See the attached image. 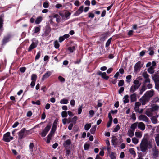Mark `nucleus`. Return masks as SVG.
<instances>
[{
  "instance_id": "32",
  "label": "nucleus",
  "mask_w": 159,
  "mask_h": 159,
  "mask_svg": "<svg viewBox=\"0 0 159 159\" xmlns=\"http://www.w3.org/2000/svg\"><path fill=\"white\" fill-rule=\"evenodd\" d=\"M133 83L134 85L139 87L141 85V83L139 82V81L137 80H135L134 81Z\"/></svg>"
},
{
  "instance_id": "30",
  "label": "nucleus",
  "mask_w": 159,
  "mask_h": 159,
  "mask_svg": "<svg viewBox=\"0 0 159 159\" xmlns=\"http://www.w3.org/2000/svg\"><path fill=\"white\" fill-rule=\"evenodd\" d=\"M137 124L138 122H135L132 124L130 126V129L134 131L137 126Z\"/></svg>"
},
{
  "instance_id": "10",
  "label": "nucleus",
  "mask_w": 159,
  "mask_h": 159,
  "mask_svg": "<svg viewBox=\"0 0 159 159\" xmlns=\"http://www.w3.org/2000/svg\"><path fill=\"white\" fill-rule=\"evenodd\" d=\"M3 18L4 15H2L0 16V36L3 30L2 27L3 24Z\"/></svg>"
},
{
  "instance_id": "4",
  "label": "nucleus",
  "mask_w": 159,
  "mask_h": 159,
  "mask_svg": "<svg viewBox=\"0 0 159 159\" xmlns=\"http://www.w3.org/2000/svg\"><path fill=\"white\" fill-rule=\"evenodd\" d=\"M150 99L144 95L139 99V101L143 105H145L149 101Z\"/></svg>"
},
{
  "instance_id": "14",
  "label": "nucleus",
  "mask_w": 159,
  "mask_h": 159,
  "mask_svg": "<svg viewBox=\"0 0 159 159\" xmlns=\"http://www.w3.org/2000/svg\"><path fill=\"white\" fill-rule=\"evenodd\" d=\"M38 43V42H33L31 45L29 47V48L28 49V51H30L33 49L37 47Z\"/></svg>"
},
{
  "instance_id": "29",
  "label": "nucleus",
  "mask_w": 159,
  "mask_h": 159,
  "mask_svg": "<svg viewBox=\"0 0 159 159\" xmlns=\"http://www.w3.org/2000/svg\"><path fill=\"white\" fill-rule=\"evenodd\" d=\"M43 18L41 16H39L37 17L35 21V23L36 24H39L42 21Z\"/></svg>"
},
{
  "instance_id": "51",
  "label": "nucleus",
  "mask_w": 159,
  "mask_h": 159,
  "mask_svg": "<svg viewBox=\"0 0 159 159\" xmlns=\"http://www.w3.org/2000/svg\"><path fill=\"white\" fill-rule=\"evenodd\" d=\"M132 76L131 75H128L126 77V81L128 83L130 82V79H131Z\"/></svg>"
},
{
  "instance_id": "1",
  "label": "nucleus",
  "mask_w": 159,
  "mask_h": 159,
  "mask_svg": "<svg viewBox=\"0 0 159 159\" xmlns=\"http://www.w3.org/2000/svg\"><path fill=\"white\" fill-rule=\"evenodd\" d=\"M148 139L146 138H143L140 144V148L142 152H146L148 150Z\"/></svg>"
},
{
  "instance_id": "2",
  "label": "nucleus",
  "mask_w": 159,
  "mask_h": 159,
  "mask_svg": "<svg viewBox=\"0 0 159 159\" xmlns=\"http://www.w3.org/2000/svg\"><path fill=\"white\" fill-rule=\"evenodd\" d=\"M29 132V131L26 130L25 128H22L18 133L19 138L20 139H22L28 135Z\"/></svg>"
},
{
  "instance_id": "36",
  "label": "nucleus",
  "mask_w": 159,
  "mask_h": 159,
  "mask_svg": "<svg viewBox=\"0 0 159 159\" xmlns=\"http://www.w3.org/2000/svg\"><path fill=\"white\" fill-rule=\"evenodd\" d=\"M97 126L95 125L93 126L90 130V132L92 134H94L96 131Z\"/></svg>"
},
{
  "instance_id": "39",
  "label": "nucleus",
  "mask_w": 159,
  "mask_h": 159,
  "mask_svg": "<svg viewBox=\"0 0 159 159\" xmlns=\"http://www.w3.org/2000/svg\"><path fill=\"white\" fill-rule=\"evenodd\" d=\"M146 88L145 85H143L142 86V88L140 90L139 94H142L146 90Z\"/></svg>"
},
{
  "instance_id": "12",
  "label": "nucleus",
  "mask_w": 159,
  "mask_h": 159,
  "mask_svg": "<svg viewBox=\"0 0 159 159\" xmlns=\"http://www.w3.org/2000/svg\"><path fill=\"white\" fill-rule=\"evenodd\" d=\"M153 80L155 82V88L157 89H159V80L156 75H154L153 77Z\"/></svg>"
},
{
  "instance_id": "44",
  "label": "nucleus",
  "mask_w": 159,
  "mask_h": 159,
  "mask_svg": "<svg viewBox=\"0 0 159 159\" xmlns=\"http://www.w3.org/2000/svg\"><path fill=\"white\" fill-rule=\"evenodd\" d=\"M54 47L56 48H58L59 47V44L57 41H55L54 42Z\"/></svg>"
},
{
  "instance_id": "58",
  "label": "nucleus",
  "mask_w": 159,
  "mask_h": 159,
  "mask_svg": "<svg viewBox=\"0 0 159 159\" xmlns=\"http://www.w3.org/2000/svg\"><path fill=\"white\" fill-rule=\"evenodd\" d=\"M151 121L154 124H156L157 122V119L155 118H152Z\"/></svg>"
},
{
  "instance_id": "18",
  "label": "nucleus",
  "mask_w": 159,
  "mask_h": 159,
  "mask_svg": "<svg viewBox=\"0 0 159 159\" xmlns=\"http://www.w3.org/2000/svg\"><path fill=\"white\" fill-rule=\"evenodd\" d=\"M71 144V141L70 140L68 139L65 141L64 142L63 145L66 149H67L69 148V145Z\"/></svg>"
},
{
  "instance_id": "16",
  "label": "nucleus",
  "mask_w": 159,
  "mask_h": 159,
  "mask_svg": "<svg viewBox=\"0 0 159 159\" xmlns=\"http://www.w3.org/2000/svg\"><path fill=\"white\" fill-rule=\"evenodd\" d=\"M152 112L153 111L151 108H148L146 110L145 112V114H146L148 117H151L153 115Z\"/></svg>"
},
{
  "instance_id": "17",
  "label": "nucleus",
  "mask_w": 159,
  "mask_h": 159,
  "mask_svg": "<svg viewBox=\"0 0 159 159\" xmlns=\"http://www.w3.org/2000/svg\"><path fill=\"white\" fill-rule=\"evenodd\" d=\"M130 98L131 102L136 101L137 99L136 94L135 93H133L130 95Z\"/></svg>"
},
{
  "instance_id": "46",
  "label": "nucleus",
  "mask_w": 159,
  "mask_h": 159,
  "mask_svg": "<svg viewBox=\"0 0 159 159\" xmlns=\"http://www.w3.org/2000/svg\"><path fill=\"white\" fill-rule=\"evenodd\" d=\"M120 129V127L119 125H116V127L114 129L113 132H117Z\"/></svg>"
},
{
  "instance_id": "57",
  "label": "nucleus",
  "mask_w": 159,
  "mask_h": 159,
  "mask_svg": "<svg viewBox=\"0 0 159 159\" xmlns=\"http://www.w3.org/2000/svg\"><path fill=\"white\" fill-rule=\"evenodd\" d=\"M89 148V145L88 144L86 143L84 146V149L85 150H88Z\"/></svg>"
},
{
  "instance_id": "22",
  "label": "nucleus",
  "mask_w": 159,
  "mask_h": 159,
  "mask_svg": "<svg viewBox=\"0 0 159 159\" xmlns=\"http://www.w3.org/2000/svg\"><path fill=\"white\" fill-rule=\"evenodd\" d=\"M129 96L128 95H126L125 96L123 99V102L124 104H126L129 102Z\"/></svg>"
},
{
  "instance_id": "62",
  "label": "nucleus",
  "mask_w": 159,
  "mask_h": 159,
  "mask_svg": "<svg viewBox=\"0 0 159 159\" xmlns=\"http://www.w3.org/2000/svg\"><path fill=\"white\" fill-rule=\"evenodd\" d=\"M124 90V88L123 87H120L119 90V93L121 94Z\"/></svg>"
},
{
  "instance_id": "7",
  "label": "nucleus",
  "mask_w": 159,
  "mask_h": 159,
  "mask_svg": "<svg viewBox=\"0 0 159 159\" xmlns=\"http://www.w3.org/2000/svg\"><path fill=\"white\" fill-rule=\"evenodd\" d=\"M143 65L140 61L138 62L135 65L134 67V71L137 72L139 71L140 69L143 66Z\"/></svg>"
},
{
  "instance_id": "38",
  "label": "nucleus",
  "mask_w": 159,
  "mask_h": 159,
  "mask_svg": "<svg viewBox=\"0 0 159 159\" xmlns=\"http://www.w3.org/2000/svg\"><path fill=\"white\" fill-rule=\"evenodd\" d=\"M132 141L133 143L135 144H137L139 142V140L136 137H134L132 139Z\"/></svg>"
},
{
  "instance_id": "34",
  "label": "nucleus",
  "mask_w": 159,
  "mask_h": 159,
  "mask_svg": "<svg viewBox=\"0 0 159 159\" xmlns=\"http://www.w3.org/2000/svg\"><path fill=\"white\" fill-rule=\"evenodd\" d=\"M152 102L153 103H159V98L157 97L154 98Z\"/></svg>"
},
{
  "instance_id": "60",
  "label": "nucleus",
  "mask_w": 159,
  "mask_h": 159,
  "mask_svg": "<svg viewBox=\"0 0 159 159\" xmlns=\"http://www.w3.org/2000/svg\"><path fill=\"white\" fill-rule=\"evenodd\" d=\"M50 128V126L49 125H48L45 128L44 130L48 133V132L49 131Z\"/></svg>"
},
{
  "instance_id": "23",
  "label": "nucleus",
  "mask_w": 159,
  "mask_h": 159,
  "mask_svg": "<svg viewBox=\"0 0 159 159\" xmlns=\"http://www.w3.org/2000/svg\"><path fill=\"white\" fill-rule=\"evenodd\" d=\"M134 131L131 129H129L128 131L127 134L129 136L132 137L134 135Z\"/></svg>"
},
{
  "instance_id": "61",
  "label": "nucleus",
  "mask_w": 159,
  "mask_h": 159,
  "mask_svg": "<svg viewBox=\"0 0 159 159\" xmlns=\"http://www.w3.org/2000/svg\"><path fill=\"white\" fill-rule=\"evenodd\" d=\"M26 70V68L25 67H22L20 69V70L22 73H24L25 72Z\"/></svg>"
},
{
  "instance_id": "21",
  "label": "nucleus",
  "mask_w": 159,
  "mask_h": 159,
  "mask_svg": "<svg viewBox=\"0 0 159 159\" xmlns=\"http://www.w3.org/2000/svg\"><path fill=\"white\" fill-rule=\"evenodd\" d=\"M137 86L133 85L130 87V92L131 93H134L137 89L139 88Z\"/></svg>"
},
{
  "instance_id": "13",
  "label": "nucleus",
  "mask_w": 159,
  "mask_h": 159,
  "mask_svg": "<svg viewBox=\"0 0 159 159\" xmlns=\"http://www.w3.org/2000/svg\"><path fill=\"white\" fill-rule=\"evenodd\" d=\"M137 126L138 129L142 131L144 130L145 128V124L142 122L138 123Z\"/></svg>"
},
{
  "instance_id": "64",
  "label": "nucleus",
  "mask_w": 159,
  "mask_h": 159,
  "mask_svg": "<svg viewBox=\"0 0 159 159\" xmlns=\"http://www.w3.org/2000/svg\"><path fill=\"white\" fill-rule=\"evenodd\" d=\"M82 111V106H80L78 109V114H80L81 113Z\"/></svg>"
},
{
  "instance_id": "41",
  "label": "nucleus",
  "mask_w": 159,
  "mask_h": 159,
  "mask_svg": "<svg viewBox=\"0 0 159 159\" xmlns=\"http://www.w3.org/2000/svg\"><path fill=\"white\" fill-rule=\"evenodd\" d=\"M111 159H116V154L115 153L112 152L110 155Z\"/></svg>"
},
{
  "instance_id": "5",
  "label": "nucleus",
  "mask_w": 159,
  "mask_h": 159,
  "mask_svg": "<svg viewBox=\"0 0 159 159\" xmlns=\"http://www.w3.org/2000/svg\"><path fill=\"white\" fill-rule=\"evenodd\" d=\"M49 18L50 19V21L51 24L53 25L54 24V22L52 21L53 18H56V21L58 23H59L60 21V17L57 14H55L53 16H50Z\"/></svg>"
},
{
  "instance_id": "3",
  "label": "nucleus",
  "mask_w": 159,
  "mask_h": 159,
  "mask_svg": "<svg viewBox=\"0 0 159 159\" xmlns=\"http://www.w3.org/2000/svg\"><path fill=\"white\" fill-rule=\"evenodd\" d=\"M10 134L9 132H8L6 133L3 136V140L6 142H9L11 140L13 139V137H11L10 135Z\"/></svg>"
},
{
  "instance_id": "52",
  "label": "nucleus",
  "mask_w": 159,
  "mask_h": 159,
  "mask_svg": "<svg viewBox=\"0 0 159 159\" xmlns=\"http://www.w3.org/2000/svg\"><path fill=\"white\" fill-rule=\"evenodd\" d=\"M75 47L73 46L72 47H70L68 48V50L70 52H72L75 50Z\"/></svg>"
},
{
  "instance_id": "28",
  "label": "nucleus",
  "mask_w": 159,
  "mask_h": 159,
  "mask_svg": "<svg viewBox=\"0 0 159 159\" xmlns=\"http://www.w3.org/2000/svg\"><path fill=\"white\" fill-rule=\"evenodd\" d=\"M151 108L153 111H157L159 109V106L157 105H153Z\"/></svg>"
},
{
  "instance_id": "59",
  "label": "nucleus",
  "mask_w": 159,
  "mask_h": 159,
  "mask_svg": "<svg viewBox=\"0 0 159 159\" xmlns=\"http://www.w3.org/2000/svg\"><path fill=\"white\" fill-rule=\"evenodd\" d=\"M40 53L41 52L40 51H39L38 52L37 54L36 55L35 57L36 60L38 59L39 58L40 56Z\"/></svg>"
},
{
  "instance_id": "45",
  "label": "nucleus",
  "mask_w": 159,
  "mask_h": 159,
  "mask_svg": "<svg viewBox=\"0 0 159 159\" xmlns=\"http://www.w3.org/2000/svg\"><path fill=\"white\" fill-rule=\"evenodd\" d=\"M61 114L62 117H66L68 116L67 112L66 111H63Z\"/></svg>"
},
{
  "instance_id": "25",
  "label": "nucleus",
  "mask_w": 159,
  "mask_h": 159,
  "mask_svg": "<svg viewBox=\"0 0 159 159\" xmlns=\"http://www.w3.org/2000/svg\"><path fill=\"white\" fill-rule=\"evenodd\" d=\"M155 141L157 145L159 147V134H157L155 135Z\"/></svg>"
},
{
  "instance_id": "6",
  "label": "nucleus",
  "mask_w": 159,
  "mask_h": 159,
  "mask_svg": "<svg viewBox=\"0 0 159 159\" xmlns=\"http://www.w3.org/2000/svg\"><path fill=\"white\" fill-rule=\"evenodd\" d=\"M152 150L153 157L156 158L159 156V150L156 146L152 148Z\"/></svg>"
},
{
  "instance_id": "40",
  "label": "nucleus",
  "mask_w": 159,
  "mask_h": 159,
  "mask_svg": "<svg viewBox=\"0 0 159 159\" xmlns=\"http://www.w3.org/2000/svg\"><path fill=\"white\" fill-rule=\"evenodd\" d=\"M37 78L36 75L35 74H33L31 76V80L32 81H35Z\"/></svg>"
},
{
  "instance_id": "9",
  "label": "nucleus",
  "mask_w": 159,
  "mask_h": 159,
  "mask_svg": "<svg viewBox=\"0 0 159 159\" xmlns=\"http://www.w3.org/2000/svg\"><path fill=\"white\" fill-rule=\"evenodd\" d=\"M138 119L140 121H143L148 122L149 121V119L144 115L141 114L138 117Z\"/></svg>"
},
{
  "instance_id": "19",
  "label": "nucleus",
  "mask_w": 159,
  "mask_h": 159,
  "mask_svg": "<svg viewBox=\"0 0 159 159\" xmlns=\"http://www.w3.org/2000/svg\"><path fill=\"white\" fill-rule=\"evenodd\" d=\"M153 143H154V140L152 139H150L148 141V145L149 149L152 148Z\"/></svg>"
},
{
  "instance_id": "35",
  "label": "nucleus",
  "mask_w": 159,
  "mask_h": 159,
  "mask_svg": "<svg viewBox=\"0 0 159 159\" xmlns=\"http://www.w3.org/2000/svg\"><path fill=\"white\" fill-rule=\"evenodd\" d=\"M91 125L90 123L86 124L84 126V128L85 130H88L90 128Z\"/></svg>"
},
{
  "instance_id": "55",
  "label": "nucleus",
  "mask_w": 159,
  "mask_h": 159,
  "mask_svg": "<svg viewBox=\"0 0 159 159\" xmlns=\"http://www.w3.org/2000/svg\"><path fill=\"white\" fill-rule=\"evenodd\" d=\"M124 84V81L123 80H120L118 83V86H123Z\"/></svg>"
},
{
  "instance_id": "48",
  "label": "nucleus",
  "mask_w": 159,
  "mask_h": 159,
  "mask_svg": "<svg viewBox=\"0 0 159 159\" xmlns=\"http://www.w3.org/2000/svg\"><path fill=\"white\" fill-rule=\"evenodd\" d=\"M40 27H35L34 28V33H37L40 31Z\"/></svg>"
},
{
  "instance_id": "43",
  "label": "nucleus",
  "mask_w": 159,
  "mask_h": 159,
  "mask_svg": "<svg viewBox=\"0 0 159 159\" xmlns=\"http://www.w3.org/2000/svg\"><path fill=\"white\" fill-rule=\"evenodd\" d=\"M53 135L51 134H50L48 135L47 136V143H49L50 142V140L51 139V137Z\"/></svg>"
},
{
  "instance_id": "54",
  "label": "nucleus",
  "mask_w": 159,
  "mask_h": 159,
  "mask_svg": "<svg viewBox=\"0 0 159 159\" xmlns=\"http://www.w3.org/2000/svg\"><path fill=\"white\" fill-rule=\"evenodd\" d=\"M111 38H110L108 40L106 44V47H108V46L110 44L111 41Z\"/></svg>"
},
{
  "instance_id": "53",
  "label": "nucleus",
  "mask_w": 159,
  "mask_h": 159,
  "mask_svg": "<svg viewBox=\"0 0 159 159\" xmlns=\"http://www.w3.org/2000/svg\"><path fill=\"white\" fill-rule=\"evenodd\" d=\"M78 119V117L76 116H75L71 119L72 122H73L74 124L76 123V121Z\"/></svg>"
},
{
  "instance_id": "56",
  "label": "nucleus",
  "mask_w": 159,
  "mask_h": 159,
  "mask_svg": "<svg viewBox=\"0 0 159 159\" xmlns=\"http://www.w3.org/2000/svg\"><path fill=\"white\" fill-rule=\"evenodd\" d=\"M32 103L33 104H37L38 105H40V102L39 100H37L36 102L34 101H32Z\"/></svg>"
},
{
  "instance_id": "63",
  "label": "nucleus",
  "mask_w": 159,
  "mask_h": 159,
  "mask_svg": "<svg viewBox=\"0 0 159 159\" xmlns=\"http://www.w3.org/2000/svg\"><path fill=\"white\" fill-rule=\"evenodd\" d=\"M47 132L43 130L41 134V136L43 137H44L46 136L47 134Z\"/></svg>"
},
{
  "instance_id": "49",
  "label": "nucleus",
  "mask_w": 159,
  "mask_h": 159,
  "mask_svg": "<svg viewBox=\"0 0 159 159\" xmlns=\"http://www.w3.org/2000/svg\"><path fill=\"white\" fill-rule=\"evenodd\" d=\"M29 149L31 152H32L33 151V147H34V144L32 143H30L29 146Z\"/></svg>"
},
{
  "instance_id": "20",
  "label": "nucleus",
  "mask_w": 159,
  "mask_h": 159,
  "mask_svg": "<svg viewBox=\"0 0 159 159\" xmlns=\"http://www.w3.org/2000/svg\"><path fill=\"white\" fill-rule=\"evenodd\" d=\"M51 75V72L50 71H48L43 76L42 78V80L43 81L44 79L48 78Z\"/></svg>"
},
{
  "instance_id": "33",
  "label": "nucleus",
  "mask_w": 159,
  "mask_h": 159,
  "mask_svg": "<svg viewBox=\"0 0 159 159\" xmlns=\"http://www.w3.org/2000/svg\"><path fill=\"white\" fill-rule=\"evenodd\" d=\"M129 151L130 153L133 155V157H135L136 156V154L134 149L133 148H131L129 149Z\"/></svg>"
},
{
  "instance_id": "8",
  "label": "nucleus",
  "mask_w": 159,
  "mask_h": 159,
  "mask_svg": "<svg viewBox=\"0 0 159 159\" xmlns=\"http://www.w3.org/2000/svg\"><path fill=\"white\" fill-rule=\"evenodd\" d=\"M154 94V91L153 90H151L147 91L144 95L148 97L149 99L150 98L152 97Z\"/></svg>"
},
{
  "instance_id": "37",
  "label": "nucleus",
  "mask_w": 159,
  "mask_h": 159,
  "mask_svg": "<svg viewBox=\"0 0 159 159\" xmlns=\"http://www.w3.org/2000/svg\"><path fill=\"white\" fill-rule=\"evenodd\" d=\"M60 16H61L62 17L65 16L66 18H67L70 15V14L69 12L67 11L65 13L64 15L63 14H61L60 13Z\"/></svg>"
},
{
  "instance_id": "27",
  "label": "nucleus",
  "mask_w": 159,
  "mask_h": 159,
  "mask_svg": "<svg viewBox=\"0 0 159 159\" xmlns=\"http://www.w3.org/2000/svg\"><path fill=\"white\" fill-rule=\"evenodd\" d=\"M57 128V125H53L52 127V128L51 130L50 133V134L53 135L55 131L56 130Z\"/></svg>"
},
{
  "instance_id": "31",
  "label": "nucleus",
  "mask_w": 159,
  "mask_h": 159,
  "mask_svg": "<svg viewBox=\"0 0 159 159\" xmlns=\"http://www.w3.org/2000/svg\"><path fill=\"white\" fill-rule=\"evenodd\" d=\"M135 135L136 137L140 138L142 136V133L140 131H136L135 133Z\"/></svg>"
},
{
  "instance_id": "50",
  "label": "nucleus",
  "mask_w": 159,
  "mask_h": 159,
  "mask_svg": "<svg viewBox=\"0 0 159 159\" xmlns=\"http://www.w3.org/2000/svg\"><path fill=\"white\" fill-rule=\"evenodd\" d=\"M58 79L59 80L62 82H63L65 81V78H63L61 76H59L58 77Z\"/></svg>"
},
{
  "instance_id": "11",
  "label": "nucleus",
  "mask_w": 159,
  "mask_h": 159,
  "mask_svg": "<svg viewBox=\"0 0 159 159\" xmlns=\"http://www.w3.org/2000/svg\"><path fill=\"white\" fill-rule=\"evenodd\" d=\"M142 75L145 79V83H150V80L149 78V75L147 73L144 72L143 73Z\"/></svg>"
},
{
  "instance_id": "42",
  "label": "nucleus",
  "mask_w": 159,
  "mask_h": 159,
  "mask_svg": "<svg viewBox=\"0 0 159 159\" xmlns=\"http://www.w3.org/2000/svg\"><path fill=\"white\" fill-rule=\"evenodd\" d=\"M43 6L44 8H48L49 6V2L47 1L44 2L43 3Z\"/></svg>"
},
{
  "instance_id": "47",
  "label": "nucleus",
  "mask_w": 159,
  "mask_h": 159,
  "mask_svg": "<svg viewBox=\"0 0 159 159\" xmlns=\"http://www.w3.org/2000/svg\"><path fill=\"white\" fill-rule=\"evenodd\" d=\"M61 104H67L68 102V100L66 99H62L60 102Z\"/></svg>"
},
{
  "instance_id": "15",
  "label": "nucleus",
  "mask_w": 159,
  "mask_h": 159,
  "mask_svg": "<svg viewBox=\"0 0 159 159\" xmlns=\"http://www.w3.org/2000/svg\"><path fill=\"white\" fill-rule=\"evenodd\" d=\"M97 74L101 76L102 78L106 80H107L109 77L107 75L106 73L105 72H102L101 71H98Z\"/></svg>"
},
{
  "instance_id": "26",
  "label": "nucleus",
  "mask_w": 159,
  "mask_h": 159,
  "mask_svg": "<svg viewBox=\"0 0 159 159\" xmlns=\"http://www.w3.org/2000/svg\"><path fill=\"white\" fill-rule=\"evenodd\" d=\"M11 37L10 35L7 36V37H5L3 39L2 43L3 44H5L9 41V39Z\"/></svg>"
},
{
  "instance_id": "24",
  "label": "nucleus",
  "mask_w": 159,
  "mask_h": 159,
  "mask_svg": "<svg viewBox=\"0 0 159 159\" xmlns=\"http://www.w3.org/2000/svg\"><path fill=\"white\" fill-rule=\"evenodd\" d=\"M154 48L152 47H150L148 48V51L149 52V54L150 56L153 55L154 54Z\"/></svg>"
}]
</instances>
